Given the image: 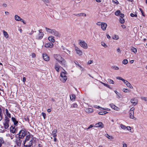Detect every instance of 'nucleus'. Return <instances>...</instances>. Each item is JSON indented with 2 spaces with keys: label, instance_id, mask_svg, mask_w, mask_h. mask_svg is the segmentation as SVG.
Masks as SVG:
<instances>
[{
  "label": "nucleus",
  "instance_id": "1",
  "mask_svg": "<svg viewBox=\"0 0 147 147\" xmlns=\"http://www.w3.org/2000/svg\"><path fill=\"white\" fill-rule=\"evenodd\" d=\"M33 138L30 136V135L26 138L24 142V146L26 147H30L32 144L33 140Z\"/></svg>",
  "mask_w": 147,
  "mask_h": 147
},
{
  "label": "nucleus",
  "instance_id": "2",
  "mask_svg": "<svg viewBox=\"0 0 147 147\" xmlns=\"http://www.w3.org/2000/svg\"><path fill=\"white\" fill-rule=\"evenodd\" d=\"M30 133L26 131L25 129L21 130L19 133L16 135V136L18 137L19 138H23L24 136H30Z\"/></svg>",
  "mask_w": 147,
  "mask_h": 147
},
{
  "label": "nucleus",
  "instance_id": "3",
  "mask_svg": "<svg viewBox=\"0 0 147 147\" xmlns=\"http://www.w3.org/2000/svg\"><path fill=\"white\" fill-rule=\"evenodd\" d=\"M47 31L51 34L57 37H60L61 35L59 32L54 29H51L47 27L45 28Z\"/></svg>",
  "mask_w": 147,
  "mask_h": 147
},
{
  "label": "nucleus",
  "instance_id": "4",
  "mask_svg": "<svg viewBox=\"0 0 147 147\" xmlns=\"http://www.w3.org/2000/svg\"><path fill=\"white\" fill-rule=\"evenodd\" d=\"M65 73L61 72L60 74V80L63 82H65L67 80V77L65 76Z\"/></svg>",
  "mask_w": 147,
  "mask_h": 147
},
{
  "label": "nucleus",
  "instance_id": "5",
  "mask_svg": "<svg viewBox=\"0 0 147 147\" xmlns=\"http://www.w3.org/2000/svg\"><path fill=\"white\" fill-rule=\"evenodd\" d=\"M9 119L7 117H5V119L4 121L3 122L4 128L5 129H7L9 127Z\"/></svg>",
  "mask_w": 147,
  "mask_h": 147
},
{
  "label": "nucleus",
  "instance_id": "6",
  "mask_svg": "<svg viewBox=\"0 0 147 147\" xmlns=\"http://www.w3.org/2000/svg\"><path fill=\"white\" fill-rule=\"evenodd\" d=\"M42 30L40 29L39 30V33L36 36V38L38 40L41 39L43 37L44 34L42 32Z\"/></svg>",
  "mask_w": 147,
  "mask_h": 147
},
{
  "label": "nucleus",
  "instance_id": "7",
  "mask_svg": "<svg viewBox=\"0 0 147 147\" xmlns=\"http://www.w3.org/2000/svg\"><path fill=\"white\" fill-rule=\"evenodd\" d=\"M79 44L80 46L84 49H86L88 48L87 44L84 41L80 40Z\"/></svg>",
  "mask_w": 147,
  "mask_h": 147
},
{
  "label": "nucleus",
  "instance_id": "8",
  "mask_svg": "<svg viewBox=\"0 0 147 147\" xmlns=\"http://www.w3.org/2000/svg\"><path fill=\"white\" fill-rule=\"evenodd\" d=\"M16 145L14 146V147H20L21 145L22 141L20 139H17L16 141Z\"/></svg>",
  "mask_w": 147,
  "mask_h": 147
},
{
  "label": "nucleus",
  "instance_id": "9",
  "mask_svg": "<svg viewBox=\"0 0 147 147\" xmlns=\"http://www.w3.org/2000/svg\"><path fill=\"white\" fill-rule=\"evenodd\" d=\"M14 18L16 21H21L24 24H26V22H25L24 20L17 15H15V16Z\"/></svg>",
  "mask_w": 147,
  "mask_h": 147
},
{
  "label": "nucleus",
  "instance_id": "10",
  "mask_svg": "<svg viewBox=\"0 0 147 147\" xmlns=\"http://www.w3.org/2000/svg\"><path fill=\"white\" fill-rule=\"evenodd\" d=\"M59 62L61 65L63 66L64 67H65L66 66V61L63 58H62L61 59V60H60Z\"/></svg>",
  "mask_w": 147,
  "mask_h": 147
},
{
  "label": "nucleus",
  "instance_id": "11",
  "mask_svg": "<svg viewBox=\"0 0 147 147\" xmlns=\"http://www.w3.org/2000/svg\"><path fill=\"white\" fill-rule=\"evenodd\" d=\"M43 59L46 61H48L49 60V57L46 53H43L42 55Z\"/></svg>",
  "mask_w": 147,
  "mask_h": 147
},
{
  "label": "nucleus",
  "instance_id": "12",
  "mask_svg": "<svg viewBox=\"0 0 147 147\" xmlns=\"http://www.w3.org/2000/svg\"><path fill=\"white\" fill-rule=\"evenodd\" d=\"M45 47L46 48H52L53 46V44L52 42H49L46 43L45 45Z\"/></svg>",
  "mask_w": 147,
  "mask_h": 147
},
{
  "label": "nucleus",
  "instance_id": "13",
  "mask_svg": "<svg viewBox=\"0 0 147 147\" xmlns=\"http://www.w3.org/2000/svg\"><path fill=\"white\" fill-rule=\"evenodd\" d=\"M54 58L58 62L63 58L60 55L57 54L54 55Z\"/></svg>",
  "mask_w": 147,
  "mask_h": 147
},
{
  "label": "nucleus",
  "instance_id": "14",
  "mask_svg": "<svg viewBox=\"0 0 147 147\" xmlns=\"http://www.w3.org/2000/svg\"><path fill=\"white\" fill-rule=\"evenodd\" d=\"M10 131L12 133H16L17 132V130L15 127H13L11 126L10 127Z\"/></svg>",
  "mask_w": 147,
  "mask_h": 147
},
{
  "label": "nucleus",
  "instance_id": "15",
  "mask_svg": "<svg viewBox=\"0 0 147 147\" xmlns=\"http://www.w3.org/2000/svg\"><path fill=\"white\" fill-rule=\"evenodd\" d=\"M75 50L77 53L80 55H82V51L80 50L77 47H75Z\"/></svg>",
  "mask_w": 147,
  "mask_h": 147
},
{
  "label": "nucleus",
  "instance_id": "16",
  "mask_svg": "<svg viewBox=\"0 0 147 147\" xmlns=\"http://www.w3.org/2000/svg\"><path fill=\"white\" fill-rule=\"evenodd\" d=\"M107 26V24L105 23L102 22L101 25V28L103 30H105Z\"/></svg>",
  "mask_w": 147,
  "mask_h": 147
},
{
  "label": "nucleus",
  "instance_id": "17",
  "mask_svg": "<svg viewBox=\"0 0 147 147\" xmlns=\"http://www.w3.org/2000/svg\"><path fill=\"white\" fill-rule=\"evenodd\" d=\"M134 112H129V117L130 118L134 119V120H136V118L134 117Z\"/></svg>",
  "mask_w": 147,
  "mask_h": 147
},
{
  "label": "nucleus",
  "instance_id": "18",
  "mask_svg": "<svg viewBox=\"0 0 147 147\" xmlns=\"http://www.w3.org/2000/svg\"><path fill=\"white\" fill-rule=\"evenodd\" d=\"M61 67L57 63H56L55 66V68L57 72H59V69Z\"/></svg>",
  "mask_w": 147,
  "mask_h": 147
},
{
  "label": "nucleus",
  "instance_id": "19",
  "mask_svg": "<svg viewBox=\"0 0 147 147\" xmlns=\"http://www.w3.org/2000/svg\"><path fill=\"white\" fill-rule=\"evenodd\" d=\"M96 127H99L101 128L104 127V125L102 122H99L95 124Z\"/></svg>",
  "mask_w": 147,
  "mask_h": 147
},
{
  "label": "nucleus",
  "instance_id": "20",
  "mask_svg": "<svg viewBox=\"0 0 147 147\" xmlns=\"http://www.w3.org/2000/svg\"><path fill=\"white\" fill-rule=\"evenodd\" d=\"M131 102L133 103V105L135 106L137 104V101L135 98L131 99L130 101Z\"/></svg>",
  "mask_w": 147,
  "mask_h": 147
},
{
  "label": "nucleus",
  "instance_id": "21",
  "mask_svg": "<svg viewBox=\"0 0 147 147\" xmlns=\"http://www.w3.org/2000/svg\"><path fill=\"white\" fill-rule=\"evenodd\" d=\"M11 120L13 122L14 125L16 126H17L18 124V121L16 120V119L14 117H12Z\"/></svg>",
  "mask_w": 147,
  "mask_h": 147
},
{
  "label": "nucleus",
  "instance_id": "22",
  "mask_svg": "<svg viewBox=\"0 0 147 147\" xmlns=\"http://www.w3.org/2000/svg\"><path fill=\"white\" fill-rule=\"evenodd\" d=\"M85 111L88 113H90L93 111V109L92 108H86L85 109Z\"/></svg>",
  "mask_w": 147,
  "mask_h": 147
},
{
  "label": "nucleus",
  "instance_id": "23",
  "mask_svg": "<svg viewBox=\"0 0 147 147\" xmlns=\"http://www.w3.org/2000/svg\"><path fill=\"white\" fill-rule=\"evenodd\" d=\"M70 99L71 100L74 101L76 99L75 95L74 94H71L70 95Z\"/></svg>",
  "mask_w": 147,
  "mask_h": 147
},
{
  "label": "nucleus",
  "instance_id": "24",
  "mask_svg": "<svg viewBox=\"0 0 147 147\" xmlns=\"http://www.w3.org/2000/svg\"><path fill=\"white\" fill-rule=\"evenodd\" d=\"M49 40L52 42H54L55 40L54 39V37L53 36H50L48 37Z\"/></svg>",
  "mask_w": 147,
  "mask_h": 147
},
{
  "label": "nucleus",
  "instance_id": "25",
  "mask_svg": "<svg viewBox=\"0 0 147 147\" xmlns=\"http://www.w3.org/2000/svg\"><path fill=\"white\" fill-rule=\"evenodd\" d=\"M57 132V130L56 129H54L52 132V134L53 137H55L57 135L56 133Z\"/></svg>",
  "mask_w": 147,
  "mask_h": 147
},
{
  "label": "nucleus",
  "instance_id": "26",
  "mask_svg": "<svg viewBox=\"0 0 147 147\" xmlns=\"http://www.w3.org/2000/svg\"><path fill=\"white\" fill-rule=\"evenodd\" d=\"M4 36L6 38H8L9 37V35L7 32L5 30H3Z\"/></svg>",
  "mask_w": 147,
  "mask_h": 147
},
{
  "label": "nucleus",
  "instance_id": "27",
  "mask_svg": "<svg viewBox=\"0 0 147 147\" xmlns=\"http://www.w3.org/2000/svg\"><path fill=\"white\" fill-rule=\"evenodd\" d=\"M96 108H98V109H99L100 108L101 109H100L101 110H104L109 111L110 110L108 108L104 109L103 108L100 107H99V106H97L96 105Z\"/></svg>",
  "mask_w": 147,
  "mask_h": 147
},
{
  "label": "nucleus",
  "instance_id": "28",
  "mask_svg": "<svg viewBox=\"0 0 147 147\" xmlns=\"http://www.w3.org/2000/svg\"><path fill=\"white\" fill-rule=\"evenodd\" d=\"M131 50H132V52L134 53L135 54L137 52V50L136 49L133 47H132L131 48Z\"/></svg>",
  "mask_w": 147,
  "mask_h": 147
},
{
  "label": "nucleus",
  "instance_id": "29",
  "mask_svg": "<svg viewBox=\"0 0 147 147\" xmlns=\"http://www.w3.org/2000/svg\"><path fill=\"white\" fill-rule=\"evenodd\" d=\"M120 13L121 12L120 10H117V11L115 12V14L116 16H118L119 15Z\"/></svg>",
  "mask_w": 147,
  "mask_h": 147
},
{
  "label": "nucleus",
  "instance_id": "30",
  "mask_svg": "<svg viewBox=\"0 0 147 147\" xmlns=\"http://www.w3.org/2000/svg\"><path fill=\"white\" fill-rule=\"evenodd\" d=\"M107 81L110 83L113 84L114 83V81L110 79H107Z\"/></svg>",
  "mask_w": 147,
  "mask_h": 147
},
{
  "label": "nucleus",
  "instance_id": "31",
  "mask_svg": "<svg viewBox=\"0 0 147 147\" xmlns=\"http://www.w3.org/2000/svg\"><path fill=\"white\" fill-rule=\"evenodd\" d=\"M112 38L114 39L117 40L119 39V37L117 35H115L113 36L112 37Z\"/></svg>",
  "mask_w": 147,
  "mask_h": 147
},
{
  "label": "nucleus",
  "instance_id": "32",
  "mask_svg": "<svg viewBox=\"0 0 147 147\" xmlns=\"http://www.w3.org/2000/svg\"><path fill=\"white\" fill-rule=\"evenodd\" d=\"M105 137L108 138L109 139H111L113 138V137L112 136H110L109 134H105Z\"/></svg>",
  "mask_w": 147,
  "mask_h": 147
},
{
  "label": "nucleus",
  "instance_id": "33",
  "mask_svg": "<svg viewBox=\"0 0 147 147\" xmlns=\"http://www.w3.org/2000/svg\"><path fill=\"white\" fill-rule=\"evenodd\" d=\"M127 86L130 88L132 89L133 87L132 86L131 84L128 82L126 84Z\"/></svg>",
  "mask_w": 147,
  "mask_h": 147
},
{
  "label": "nucleus",
  "instance_id": "34",
  "mask_svg": "<svg viewBox=\"0 0 147 147\" xmlns=\"http://www.w3.org/2000/svg\"><path fill=\"white\" fill-rule=\"evenodd\" d=\"M111 68L113 69L116 70H118L119 69V68L117 66L115 65L111 67Z\"/></svg>",
  "mask_w": 147,
  "mask_h": 147
},
{
  "label": "nucleus",
  "instance_id": "35",
  "mask_svg": "<svg viewBox=\"0 0 147 147\" xmlns=\"http://www.w3.org/2000/svg\"><path fill=\"white\" fill-rule=\"evenodd\" d=\"M6 113L7 116L9 117H11V114L9 113L8 110L7 109H6Z\"/></svg>",
  "mask_w": 147,
  "mask_h": 147
},
{
  "label": "nucleus",
  "instance_id": "36",
  "mask_svg": "<svg viewBox=\"0 0 147 147\" xmlns=\"http://www.w3.org/2000/svg\"><path fill=\"white\" fill-rule=\"evenodd\" d=\"M78 106L77 105L76 103H74V104H72L71 106V108H76Z\"/></svg>",
  "mask_w": 147,
  "mask_h": 147
},
{
  "label": "nucleus",
  "instance_id": "37",
  "mask_svg": "<svg viewBox=\"0 0 147 147\" xmlns=\"http://www.w3.org/2000/svg\"><path fill=\"white\" fill-rule=\"evenodd\" d=\"M128 62V60L126 59L123 60L122 61V63L125 65Z\"/></svg>",
  "mask_w": 147,
  "mask_h": 147
},
{
  "label": "nucleus",
  "instance_id": "38",
  "mask_svg": "<svg viewBox=\"0 0 147 147\" xmlns=\"http://www.w3.org/2000/svg\"><path fill=\"white\" fill-rule=\"evenodd\" d=\"M120 22L121 24H123L125 22L124 19L123 18H121L120 19Z\"/></svg>",
  "mask_w": 147,
  "mask_h": 147
},
{
  "label": "nucleus",
  "instance_id": "39",
  "mask_svg": "<svg viewBox=\"0 0 147 147\" xmlns=\"http://www.w3.org/2000/svg\"><path fill=\"white\" fill-rule=\"evenodd\" d=\"M43 2L46 4L47 6H48V5L47 3H49V0H43Z\"/></svg>",
  "mask_w": 147,
  "mask_h": 147
},
{
  "label": "nucleus",
  "instance_id": "40",
  "mask_svg": "<svg viewBox=\"0 0 147 147\" xmlns=\"http://www.w3.org/2000/svg\"><path fill=\"white\" fill-rule=\"evenodd\" d=\"M120 126H121V128L122 129H125V128H126V126L122 124H121L120 125Z\"/></svg>",
  "mask_w": 147,
  "mask_h": 147
},
{
  "label": "nucleus",
  "instance_id": "41",
  "mask_svg": "<svg viewBox=\"0 0 147 147\" xmlns=\"http://www.w3.org/2000/svg\"><path fill=\"white\" fill-rule=\"evenodd\" d=\"M110 106L112 109H114L115 108V107L116 106L115 105L112 103L110 104Z\"/></svg>",
  "mask_w": 147,
  "mask_h": 147
},
{
  "label": "nucleus",
  "instance_id": "42",
  "mask_svg": "<svg viewBox=\"0 0 147 147\" xmlns=\"http://www.w3.org/2000/svg\"><path fill=\"white\" fill-rule=\"evenodd\" d=\"M130 16L131 17H137V15L136 14H134V13H132L130 14Z\"/></svg>",
  "mask_w": 147,
  "mask_h": 147
},
{
  "label": "nucleus",
  "instance_id": "43",
  "mask_svg": "<svg viewBox=\"0 0 147 147\" xmlns=\"http://www.w3.org/2000/svg\"><path fill=\"white\" fill-rule=\"evenodd\" d=\"M101 45L105 47H107V46L106 45L104 42H101Z\"/></svg>",
  "mask_w": 147,
  "mask_h": 147
},
{
  "label": "nucleus",
  "instance_id": "44",
  "mask_svg": "<svg viewBox=\"0 0 147 147\" xmlns=\"http://www.w3.org/2000/svg\"><path fill=\"white\" fill-rule=\"evenodd\" d=\"M134 107H132L130 109L129 112H131L132 111V112H134Z\"/></svg>",
  "mask_w": 147,
  "mask_h": 147
},
{
  "label": "nucleus",
  "instance_id": "45",
  "mask_svg": "<svg viewBox=\"0 0 147 147\" xmlns=\"http://www.w3.org/2000/svg\"><path fill=\"white\" fill-rule=\"evenodd\" d=\"M122 81L126 85L127 83L128 82L127 80H125L124 79H123Z\"/></svg>",
  "mask_w": 147,
  "mask_h": 147
},
{
  "label": "nucleus",
  "instance_id": "46",
  "mask_svg": "<svg viewBox=\"0 0 147 147\" xmlns=\"http://www.w3.org/2000/svg\"><path fill=\"white\" fill-rule=\"evenodd\" d=\"M31 56L33 58H34L35 57L36 55V54L34 53H32Z\"/></svg>",
  "mask_w": 147,
  "mask_h": 147
},
{
  "label": "nucleus",
  "instance_id": "47",
  "mask_svg": "<svg viewBox=\"0 0 147 147\" xmlns=\"http://www.w3.org/2000/svg\"><path fill=\"white\" fill-rule=\"evenodd\" d=\"M114 109L117 111H119V108L117 107V106H115V107Z\"/></svg>",
  "mask_w": 147,
  "mask_h": 147
},
{
  "label": "nucleus",
  "instance_id": "48",
  "mask_svg": "<svg viewBox=\"0 0 147 147\" xmlns=\"http://www.w3.org/2000/svg\"><path fill=\"white\" fill-rule=\"evenodd\" d=\"M3 113H0V121H1L2 119Z\"/></svg>",
  "mask_w": 147,
  "mask_h": 147
},
{
  "label": "nucleus",
  "instance_id": "49",
  "mask_svg": "<svg viewBox=\"0 0 147 147\" xmlns=\"http://www.w3.org/2000/svg\"><path fill=\"white\" fill-rule=\"evenodd\" d=\"M3 140L1 139H0V147H1L2 145V144L3 143Z\"/></svg>",
  "mask_w": 147,
  "mask_h": 147
},
{
  "label": "nucleus",
  "instance_id": "50",
  "mask_svg": "<svg viewBox=\"0 0 147 147\" xmlns=\"http://www.w3.org/2000/svg\"><path fill=\"white\" fill-rule=\"evenodd\" d=\"M116 78L117 79L119 80H121L122 81L123 80V79L121 77H116Z\"/></svg>",
  "mask_w": 147,
  "mask_h": 147
},
{
  "label": "nucleus",
  "instance_id": "51",
  "mask_svg": "<svg viewBox=\"0 0 147 147\" xmlns=\"http://www.w3.org/2000/svg\"><path fill=\"white\" fill-rule=\"evenodd\" d=\"M113 1L114 3L116 4H118L119 3V2L117 0H113Z\"/></svg>",
  "mask_w": 147,
  "mask_h": 147
},
{
  "label": "nucleus",
  "instance_id": "52",
  "mask_svg": "<svg viewBox=\"0 0 147 147\" xmlns=\"http://www.w3.org/2000/svg\"><path fill=\"white\" fill-rule=\"evenodd\" d=\"M119 16L121 18H123L124 17V15L123 13H120Z\"/></svg>",
  "mask_w": 147,
  "mask_h": 147
},
{
  "label": "nucleus",
  "instance_id": "53",
  "mask_svg": "<svg viewBox=\"0 0 147 147\" xmlns=\"http://www.w3.org/2000/svg\"><path fill=\"white\" fill-rule=\"evenodd\" d=\"M123 92H128V90L127 89H125V88H123Z\"/></svg>",
  "mask_w": 147,
  "mask_h": 147
},
{
  "label": "nucleus",
  "instance_id": "54",
  "mask_svg": "<svg viewBox=\"0 0 147 147\" xmlns=\"http://www.w3.org/2000/svg\"><path fill=\"white\" fill-rule=\"evenodd\" d=\"M24 119L25 121H27L28 122H29V119L28 117H27L26 118H25Z\"/></svg>",
  "mask_w": 147,
  "mask_h": 147
},
{
  "label": "nucleus",
  "instance_id": "55",
  "mask_svg": "<svg viewBox=\"0 0 147 147\" xmlns=\"http://www.w3.org/2000/svg\"><path fill=\"white\" fill-rule=\"evenodd\" d=\"M104 111H101L98 113L100 115H104Z\"/></svg>",
  "mask_w": 147,
  "mask_h": 147
},
{
  "label": "nucleus",
  "instance_id": "56",
  "mask_svg": "<svg viewBox=\"0 0 147 147\" xmlns=\"http://www.w3.org/2000/svg\"><path fill=\"white\" fill-rule=\"evenodd\" d=\"M117 98H120L121 97V94L118 93H117Z\"/></svg>",
  "mask_w": 147,
  "mask_h": 147
},
{
  "label": "nucleus",
  "instance_id": "57",
  "mask_svg": "<svg viewBox=\"0 0 147 147\" xmlns=\"http://www.w3.org/2000/svg\"><path fill=\"white\" fill-rule=\"evenodd\" d=\"M93 62V61L90 60L88 61V64H91Z\"/></svg>",
  "mask_w": 147,
  "mask_h": 147
},
{
  "label": "nucleus",
  "instance_id": "58",
  "mask_svg": "<svg viewBox=\"0 0 147 147\" xmlns=\"http://www.w3.org/2000/svg\"><path fill=\"white\" fill-rule=\"evenodd\" d=\"M101 24H102V23H101V22H98L96 23V24L98 26H101Z\"/></svg>",
  "mask_w": 147,
  "mask_h": 147
},
{
  "label": "nucleus",
  "instance_id": "59",
  "mask_svg": "<svg viewBox=\"0 0 147 147\" xmlns=\"http://www.w3.org/2000/svg\"><path fill=\"white\" fill-rule=\"evenodd\" d=\"M93 127V125H90L89 127L87 128V129H89L90 128L92 127Z\"/></svg>",
  "mask_w": 147,
  "mask_h": 147
},
{
  "label": "nucleus",
  "instance_id": "60",
  "mask_svg": "<svg viewBox=\"0 0 147 147\" xmlns=\"http://www.w3.org/2000/svg\"><path fill=\"white\" fill-rule=\"evenodd\" d=\"M42 116L45 119V116H46V115L45 113H42Z\"/></svg>",
  "mask_w": 147,
  "mask_h": 147
},
{
  "label": "nucleus",
  "instance_id": "61",
  "mask_svg": "<svg viewBox=\"0 0 147 147\" xmlns=\"http://www.w3.org/2000/svg\"><path fill=\"white\" fill-rule=\"evenodd\" d=\"M126 128L128 130H131V127L130 126H127L126 127Z\"/></svg>",
  "mask_w": 147,
  "mask_h": 147
},
{
  "label": "nucleus",
  "instance_id": "62",
  "mask_svg": "<svg viewBox=\"0 0 147 147\" xmlns=\"http://www.w3.org/2000/svg\"><path fill=\"white\" fill-rule=\"evenodd\" d=\"M121 26L123 29H125L126 28L125 26L123 24Z\"/></svg>",
  "mask_w": 147,
  "mask_h": 147
},
{
  "label": "nucleus",
  "instance_id": "63",
  "mask_svg": "<svg viewBox=\"0 0 147 147\" xmlns=\"http://www.w3.org/2000/svg\"><path fill=\"white\" fill-rule=\"evenodd\" d=\"M142 99L144 100L145 101H146L147 100V99L146 97H143L142 98Z\"/></svg>",
  "mask_w": 147,
  "mask_h": 147
},
{
  "label": "nucleus",
  "instance_id": "64",
  "mask_svg": "<svg viewBox=\"0 0 147 147\" xmlns=\"http://www.w3.org/2000/svg\"><path fill=\"white\" fill-rule=\"evenodd\" d=\"M123 147H127V144L125 143L123 144Z\"/></svg>",
  "mask_w": 147,
  "mask_h": 147
}]
</instances>
